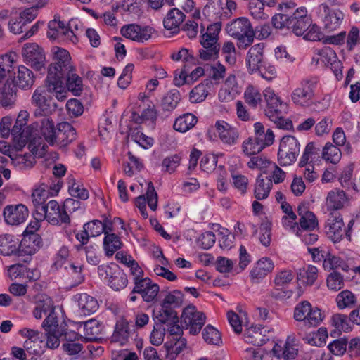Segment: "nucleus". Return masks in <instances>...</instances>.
Here are the masks:
<instances>
[{
	"mask_svg": "<svg viewBox=\"0 0 360 360\" xmlns=\"http://www.w3.org/2000/svg\"><path fill=\"white\" fill-rule=\"evenodd\" d=\"M129 337V326L125 321H117L111 340L112 342L123 345Z\"/></svg>",
	"mask_w": 360,
	"mask_h": 360,
	"instance_id": "obj_52",
	"label": "nucleus"
},
{
	"mask_svg": "<svg viewBox=\"0 0 360 360\" xmlns=\"http://www.w3.org/2000/svg\"><path fill=\"white\" fill-rule=\"evenodd\" d=\"M41 240L38 236H25L20 243H18V249L22 254L32 255L40 248Z\"/></svg>",
	"mask_w": 360,
	"mask_h": 360,
	"instance_id": "obj_38",
	"label": "nucleus"
},
{
	"mask_svg": "<svg viewBox=\"0 0 360 360\" xmlns=\"http://www.w3.org/2000/svg\"><path fill=\"white\" fill-rule=\"evenodd\" d=\"M185 19V15L178 8L171 9L164 18V27L169 34H175L179 32V26Z\"/></svg>",
	"mask_w": 360,
	"mask_h": 360,
	"instance_id": "obj_28",
	"label": "nucleus"
},
{
	"mask_svg": "<svg viewBox=\"0 0 360 360\" xmlns=\"http://www.w3.org/2000/svg\"><path fill=\"white\" fill-rule=\"evenodd\" d=\"M312 97L313 90L307 81L302 82L291 94L293 103L301 106L309 105L312 102Z\"/></svg>",
	"mask_w": 360,
	"mask_h": 360,
	"instance_id": "obj_24",
	"label": "nucleus"
},
{
	"mask_svg": "<svg viewBox=\"0 0 360 360\" xmlns=\"http://www.w3.org/2000/svg\"><path fill=\"white\" fill-rule=\"evenodd\" d=\"M52 195H53V192H51L48 186L44 184L36 188L32 194V201L35 204L36 210H37V207L43 206L42 204Z\"/></svg>",
	"mask_w": 360,
	"mask_h": 360,
	"instance_id": "obj_59",
	"label": "nucleus"
},
{
	"mask_svg": "<svg viewBox=\"0 0 360 360\" xmlns=\"http://www.w3.org/2000/svg\"><path fill=\"white\" fill-rule=\"evenodd\" d=\"M272 188L271 181L268 179L257 178L255 184L254 195L257 200L266 199Z\"/></svg>",
	"mask_w": 360,
	"mask_h": 360,
	"instance_id": "obj_48",
	"label": "nucleus"
},
{
	"mask_svg": "<svg viewBox=\"0 0 360 360\" xmlns=\"http://www.w3.org/2000/svg\"><path fill=\"white\" fill-rule=\"evenodd\" d=\"M268 354L260 347L247 348L243 353V360H267Z\"/></svg>",
	"mask_w": 360,
	"mask_h": 360,
	"instance_id": "obj_64",
	"label": "nucleus"
},
{
	"mask_svg": "<svg viewBox=\"0 0 360 360\" xmlns=\"http://www.w3.org/2000/svg\"><path fill=\"white\" fill-rule=\"evenodd\" d=\"M266 330L258 326H251L245 331L244 338L247 343L260 347L267 340Z\"/></svg>",
	"mask_w": 360,
	"mask_h": 360,
	"instance_id": "obj_33",
	"label": "nucleus"
},
{
	"mask_svg": "<svg viewBox=\"0 0 360 360\" xmlns=\"http://www.w3.org/2000/svg\"><path fill=\"white\" fill-rule=\"evenodd\" d=\"M354 167V162H349L342 167L339 176V183L347 191H350L352 189L355 190L356 184L353 179Z\"/></svg>",
	"mask_w": 360,
	"mask_h": 360,
	"instance_id": "obj_36",
	"label": "nucleus"
},
{
	"mask_svg": "<svg viewBox=\"0 0 360 360\" xmlns=\"http://www.w3.org/2000/svg\"><path fill=\"white\" fill-rule=\"evenodd\" d=\"M226 32L237 39L238 48L245 49L253 43L255 32L250 22L245 18H239L229 23Z\"/></svg>",
	"mask_w": 360,
	"mask_h": 360,
	"instance_id": "obj_5",
	"label": "nucleus"
},
{
	"mask_svg": "<svg viewBox=\"0 0 360 360\" xmlns=\"http://www.w3.org/2000/svg\"><path fill=\"white\" fill-rule=\"evenodd\" d=\"M32 103L41 112H46L49 109V101L44 90L37 89L32 96Z\"/></svg>",
	"mask_w": 360,
	"mask_h": 360,
	"instance_id": "obj_62",
	"label": "nucleus"
},
{
	"mask_svg": "<svg viewBox=\"0 0 360 360\" xmlns=\"http://www.w3.org/2000/svg\"><path fill=\"white\" fill-rule=\"evenodd\" d=\"M301 143L299 139L292 135L283 136L278 141L277 162L283 167L295 164L300 155Z\"/></svg>",
	"mask_w": 360,
	"mask_h": 360,
	"instance_id": "obj_4",
	"label": "nucleus"
},
{
	"mask_svg": "<svg viewBox=\"0 0 360 360\" xmlns=\"http://www.w3.org/2000/svg\"><path fill=\"white\" fill-rule=\"evenodd\" d=\"M157 259L162 266L158 265L155 266L154 268L155 274L157 276H161L169 281H176L177 279V276L174 273L165 267L168 265L169 262L168 260L164 257L162 252H160L159 255H157Z\"/></svg>",
	"mask_w": 360,
	"mask_h": 360,
	"instance_id": "obj_49",
	"label": "nucleus"
},
{
	"mask_svg": "<svg viewBox=\"0 0 360 360\" xmlns=\"http://www.w3.org/2000/svg\"><path fill=\"white\" fill-rule=\"evenodd\" d=\"M221 29V22H217L209 25L207 31L200 39V44L203 48L219 47L218 44L219 34Z\"/></svg>",
	"mask_w": 360,
	"mask_h": 360,
	"instance_id": "obj_31",
	"label": "nucleus"
},
{
	"mask_svg": "<svg viewBox=\"0 0 360 360\" xmlns=\"http://www.w3.org/2000/svg\"><path fill=\"white\" fill-rule=\"evenodd\" d=\"M215 129L220 140L229 145L234 144L238 139V131L224 120H218L215 123Z\"/></svg>",
	"mask_w": 360,
	"mask_h": 360,
	"instance_id": "obj_27",
	"label": "nucleus"
},
{
	"mask_svg": "<svg viewBox=\"0 0 360 360\" xmlns=\"http://www.w3.org/2000/svg\"><path fill=\"white\" fill-rule=\"evenodd\" d=\"M186 347L187 341L184 338H172L164 343L160 349L161 356L165 360H176Z\"/></svg>",
	"mask_w": 360,
	"mask_h": 360,
	"instance_id": "obj_18",
	"label": "nucleus"
},
{
	"mask_svg": "<svg viewBox=\"0 0 360 360\" xmlns=\"http://www.w3.org/2000/svg\"><path fill=\"white\" fill-rule=\"evenodd\" d=\"M297 213L300 217L299 222L302 229L304 230H314L318 226V219L316 215L309 210V202H301L297 207Z\"/></svg>",
	"mask_w": 360,
	"mask_h": 360,
	"instance_id": "obj_23",
	"label": "nucleus"
},
{
	"mask_svg": "<svg viewBox=\"0 0 360 360\" xmlns=\"http://www.w3.org/2000/svg\"><path fill=\"white\" fill-rule=\"evenodd\" d=\"M204 340L210 345H219L222 340L219 331L211 325H207L202 330Z\"/></svg>",
	"mask_w": 360,
	"mask_h": 360,
	"instance_id": "obj_61",
	"label": "nucleus"
},
{
	"mask_svg": "<svg viewBox=\"0 0 360 360\" xmlns=\"http://www.w3.org/2000/svg\"><path fill=\"white\" fill-rule=\"evenodd\" d=\"M181 319L189 330V333L196 335L205 324L206 316L203 312L198 311L194 305L191 304L184 308Z\"/></svg>",
	"mask_w": 360,
	"mask_h": 360,
	"instance_id": "obj_7",
	"label": "nucleus"
},
{
	"mask_svg": "<svg viewBox=\"0 0 360 360\" xmlns=\"http://www.w3.org/2000/svg\"><path fill=\"white\" fill-rule=\"evenodd\" d=\"M294 319L303 322L304 326L316 327L323 320L324 316L321 309L314 307L308 301H303L297 304L294 309Z\"/></svg>",
	"mask_w": 360,
	"mask_h": 360,
	"instance_id": "obj_6",
	"label": "nucleus"
},
{
	"mask_svg": "<svg viewBox=\"0 0 360 360\" xmlns=\"http://www.w3.org/2000/svg\"><path fill=\"white\" fill-rule=\"evenodd\" d=\"M211 87L212 84L208 80L200 83L191 91L189 94L190 101L192 103L203 101L207 96Z\"/></svg>",
	"mask_w": 360,
	"mask_h": 360,
	"instance_id": "obj_44",
	"label": "nucleus"
},
{
	"mask_svg": "<svg viewBox=\"0 0 360 360\" xmlns=\"http://www.w3.org/2000/svg\"><path fill=\"white\" fill-rule=\"evenodd\" d=\"M18 250V240L12 235H0V253L3 255H11Z\"/></svg>",
	"mask_w": 360,
	"mask_h": 360,
	"instance_id": "obj_39",
	"label": "nucleus"
},
{
	"mask_svg": "<svg viewBox=\"0 0 360 360\" xmlns=\"http://www.w3.org/2000/svg\"><path fill=\"white\" fill-rule=\"evenodd\" d=\"M78 305L81 313L85 316L96 312L98 309L97 300L87 294L80 295L78 300Z\"/></svg>",
	"mask_w": 360,
	"mask_h": 360,
	"instance_id": "obj_45",
	"label": "nucleus"
},
{
	"mask_svg": "<svg viewBox=\"0 0 360 360\" xmlns=\"http://www.w3.org/2000/svg\"><path fill=\"white\" fill-rule=\"evenodd\" d=\"M113 228L111 226V230H108L103 238V250L107 256H112L113 254L122 247V243L118 236L112 233Z\"/></svg>",
	"mask_w": 360,
	"mask_h": 360,
	"instance_id": "obj_35",
	"label": "nucleus"
},
{
	"mask_svg": "<svg viewBox=\"0 0 360 360\" xmlns=\"http://www.w3.org/2000/svg\"><path fill=\"white\" fill-rule=\"evenodd\" d=\"M35 307L32 311L33 316L41 319L44 316L49 315L55 311V306L52 299L46 294H39L34 297Z\"/></svg>",
	"mask_w": 360,
	"mask_h": 360,
	"instance_id": "obj_22",
	"label": "nucleus"
},
{
	"mask_svg": "<svg viewBox=\"0 0 360 360\" xmlns=\"http://www.w3.org/2000/svg\"><path fill=\"white\" fill-rule=\"evenodd\" d=\"M274 269V264L271 259L264 257L257 262L251 271V276L253 278H264Z\"/></svg>",
	"mask_w": 360,
	"mask_h": 360,
	"instance_id": "obj_46",
	"label": "nucleus"
},
{
	"mask_svg": "<svg viewBox=\"0 0 360 360\" xmlns=\"http://www.w3.org/2000/svg\"><path fill=\"white\" fill-rule=\"evenodd\" d=\"M106 273H110V276L108 279L110 286L115 290H121L124 289L128 283L127 275L117 266L114 269L108 266Z\"/></svg>",
	"mask_w": 360,
	"mask_h": 360,
	"instance_id": "obj_34",
	"label": "nucleus"
},
{
	"mask_svg": "<svg viewBox=\"0 0 360 360\" xmlns=\"http://www.w3.org/2000/svg\"><path fill=\"white\" fill-rule=\"evenodd\" d=\"M12 82L16 87L22 89H30L34 84V75L26 66L19 65L14 72Z\"/></svg>",
	"mask_w": 360,
	"mask_h": 360,
	"instance_id": "obj_25",
	"label": "nucleus"
},
{
	"mask_svg": "<svg viewBox=\"0 0 360 360\" xmlns=\"http://www.w3.org/2000/svg\"><path fill=\"white\" fill-rule=\"evenodd\" d=\"M146 202L151 210L155 211L157 210L158 202V194L150 181L148 183L146 196L141 195L138 196L134 201L136 207L139 210L144 219H147L148 217L146 210Z\"/></svg>",
	"mask_w": 360,
	"mask_h": 360,
	"instance_id": "obj_15",
	"label": "nucleus"
},
{
	"mask_svg": "<svg viewBox=\"0 0 360 360\" xmlns=\"http://www.w3.org/2000/svg\"><path fill=\"white\" fill-rule=\"evenodd\" d=\"M244 99L250 106L256 108L262 103V95L257 88L250 85L244 92Z\"/></svg>",
	"mask_w": 360,
	"mask_h": 360,
	"instance_id": "obj_56",
	"label": "nucleus"
},
{
	"mask_svg": "<svg viewBox=\"0 0 360 360\" xmlns=\"http://www.w3.org/2000/svg\"><path fill=\"white\" fill-rule=\"evenodd\" d=\"M30 113L21 110L17 115L13 126L12 144L15 151H21L27 144L36 143L37 133L34 124H28Z\"/></svg>",
	"mask_w": 360,
	"mask_h": 360,
	"instance_id": "obj_1",
	"label": "nucleus"
},
{
	"mask_svg": "<svg viewBox=\"0 0 360 360\" xmlns=\"http://www.w3.org/2000/svg\"><path fill=\"white\" fill-rule=\"evenodd\" d=\"M263 96L266 104V115L280 128L290 129L292 127V121L283 117L287 110L286 103L270 87L264 90Z\"/></svg>",
	"mask_w": 360,
	"mask_h": 360,
	"instance_id": "obj_2",
	"label": "nucleus"
},
{
	"mask_svg": "<svg viewBox=\"0 0 360 360\" xmlns=\"http://www.w3.org/2000/svg\"><path fill=\"white\" fill-rule=\"evenodd\" d=\"M157 318L160 323H167L177 320V316L174 309L160 302V308L157 314Z\"/></svg>",
	"mask_w": 360,
	"mask_h": 360,
	"instance_id": "obj_63",
	"label": "nucleus"
},
{
	"mask_svg": "<svg viewBox=\"0 0 360 360\" xmlns=\"http://www.w3.org/2000/svg\"><path fill=\"white\" fill-rule=\"evenodd\" d=\"M41 134L44 139L51 146L56 144L57 129H55L54 122L49 117H44L41 122Z\"/></svg>",
	"mask_w": 360,
	"mask_h": 360,
	"instance_id": "obj_43",
	"label": "nucleus"
},
{
	"mask_svg": "<svg viewBox=\"0 0 360 360\" xmlns=\"http://www.w3.org/2000/svg\"><path fill=\"white\" fill-rule=\"evenodd\" d=\"M276 4V0H251L249 3V8L252 15L261 18L264 16V7H272Z\"/></svg>",
	"mask_w": 360,
	"mask_h": 360,
	"instance_id": "obj_54",
	"label": "nucleus"
},
{
	"mask_svg": "<svg viewBox=\"0 0 360 360\" xmlns=\"http://www.w3.org/2000/svg\"><path fill=\"white\" fill-rule=\"evenodd\" d=\"M184 302V295L183 292L179 290H174L166 293L161 303L175 309L182 306Z\"/></svg>",
	"mask_w": 360,
	"mask_h": 360,
	"instance_id": "obj_51",
	"label": "nucleus"
},
{
	"mask_svg": "<svg viewBox=\"0 0 360 360\" xmlns=\"http://www.w3.org/2000/svg\"><path fill=\"white\" fill-rule=\"evenodd\" d=\"M121 34L123 37L140 43L149 40L155 30L150 26L141 27L137 24H129L121 28Z\"/></svg>",
	"mask_w": 360,
	"mask_h": 360,
	"instance_id": "obj_12",
	"label": "nucleus"
},
{
	"mask_svg": "<svg viewBox=\"0 0 360 360\" xmlns=\"http://www.w3.org/2000/svg\"><path fill=\"white\" fill-rule=\"evenodd\" d=\"M15 98L16 93L10 84H4L0 86V106L8 108L13 105Z\"/></svg>",
	"mask_w": 360,
	"mask_h": 360,
	"instance_id": "obj_50",
	"label": "nucleus"
},
{
	"mask_svg": "<svg viewBox=\"0 0 360 360\" xmlns=\"http://www.w3.org/2000/svg\"><path fill=\"white\" fill-rule=\"evenodd\" d=\"M64 279L66 285L70 288H74L81 284L84 280L82 266L70 264L65 266Z\"/></svg>",
	"mask_w": 360,
	"mask_h": 360,
	"instance_id": "obj_32",
	"label": "nucleus"
},
{
	"mask_svg": "<svg viewBox=\"0 0 360 360\" xmlns=\"http://www.w3.org/2000/svg\"><path fill=\"white\" fill-rule=\"evenodd\" d=\"M273 354L279 359H294L298 354V346L293 336H288L285 340H279L272 349Z\"/></svg>",
	"mask_w": 360,
	"mask_h": 360,
	"instance_id": "obj_13",
	"label": "nucleus"
},
{
	"mask_svg": "<svg viewBox=\"0 0 360 360\" xmlns=\"http://www.w3.org/2000/svg\"><path fill=\"white\" fill-rule=\"evenodd\" d=\"M48 35L51 38L56 39L60 35L66 36L68 39L72 42L77 40L76 36L73 32L70 30L65 23L59 18H55L49 23Z\"/></svg>",
	"mask_w": 360,
	"mask_h": 360,
	"instance_id": "obj_29",
	"label": "nucleus"
},
{
	"mask_svg": "<svg viewBox=\"0 0 360 360\" xmlns=\"http://www.w3.org/2000/svg\"><path fill=\"white\" fill-rule=\"evenodd\" d=\"M103 326L100 321L91 319L86 321L84 326V335L89 340H96L101 334Z\"/></svg>",
	"mask_w": 360,
	"mask_h": 360,
	"instance_id": "obj_53",
	"label": "nucleus"
},
{
	"mask_svg": "<svg viewBox=\"0 0 360 360\" xmlns=\"http://www.w3.org/2000/svg\"><path fill=\"white\" fill-rule=\"evenodd\" d=\"M25 62L35 70L44 68L46 58L43 50L36 44H26L22 49Z\"/></svg>",
	"mask_w": 360,
	"mask_h": 360,
	"instance_id": "obj_8",
	"label": "nucleus"
},
{
	"mask_svg": "<svg viewBox=\"0 0 360 360\" xmlns=\"http://www.w3.org/2000/svg\"><path fill=\"white\" fill-rule=\"evenodd\" d=\"M264 46L258 44L252 46L246 56V66L250 73L257 72L264 63Z\"/></svg>",
	"mask_w": 360,
	"mask_h": 360,
	"instance_id": "obj_21",
	"label": "nucleus"
},
{
	"mask_svg": "<svg viewBox=\"0 0 360 360\" xmlns=\"http://www.w3.org/2000/svg\"><path fill=\"white\" fill-rule=\"evenodd\" d=\"M337 11L336 0H327L320 6L323 30L327 33L335 32L338 27Z\"/></svg>",
	"mask_w": 360,
	"mask_h": 360,
	"instance_id": "obj_10",
	"label": "nucleus"
},
{
	"mask_svg": "<svg viewBox=\"0 0 360 360\" xmlns=\"http://www.w3.org/2000/svg\"><path fill=\"white\" fill-rule=\"evenodd\" d=\"M141 2L142 0H122L112 6V11L139 16L142 13Z\"/></svg>",
	"mask_w": 360,
	"mask_h": 360,
	"instance_id": "obj_30",
	"label": "nucleus"
},
{
	"mask_svg": "<svg viewBox=\"0 0 360 360\" xmlns=\"http://www.w3.org/2000/svg\"><path fill=\"white\" fill-rule=\"evenodd\" d=\"M112 222L109 220L101 221L99 220H93L86 223L83 228L88 231L91 237H96L102 233H105L108 230H111Z\"/></svg>",
	"mask_w": 360,
	"mask_h": 360,
	"instance_id": "obj_40",
	"label": "nucleus"
},
{
	"mask_svg": "<svg viewBox=\"0 0 360 360\" xmlns=\"http://www.w3.org/2000/svg\"><path fill=\"white\" fill-rule=\"evenodd\" d=\"M232 184L235 188L242 194H245L249 185L248 178L239 172L236 166H231L230 168Z\"/></svg>",
	"mask_w": 360,
	"mask_h": 360,
	"instance_id": "obj_47",
	"label": "nucleus"
},
{
	"mask_svg": "<svg viewBox=\"0 0 360 360\" xmlns=\"http://www.w3.org/2000/svg\"><path fill=\"white\" fill-rule=\"evenodd\" d=\"M53 63L49 65V70L52 68L57 70L56 74L65 75L66 71L71 70V57L69 52L62 48L56 46L52 49Z\"/></svg>",
	"mask_w": 360,
	"mask_h": 360,
	"instance_id": "obj_19",
	"label": "nucleus"
},
{
	"mask_svg": "<svg viewBox=\"0 0 360 360\" xmlns=\"http://www.w3.org/2000/svg\"><path fill=\"white\" fill-rule=\"evenodd\" d=\"M19 333L25 338L23 347L26 351L34 354H39L42 351L43 340L39 331L25 328L20 330Z\"/></svg>",
	"mask_w": 360,
	"mask_h": 360,
	"instance_id": "obj_16",
	"label": "nucleus"
},
{
	"mask_svg": "<svg viewBox=\"0 0 360 360\" xmlns=\"http://www.w3.org/2000/svg\"><path fill=\"white\" fill-rule=\"evenodd\" d=\"M274 134L269 131L264 140L259 141L252 137L245 140L241 146L242 151L246 156L255 155L259 153L266 146H271L274 142Z\"/></svg>",
	"mask_w": 360,
	"mask_h": 360,
	"instance_id": "obj_14",
	"label": "nucleus"
},
{
	"mask_svg": "<svg viewBox=\"0 0 360 360\" xmlns=\"http://www.w3.org/2000/svg\"><path fill=\"white\" fill-rule=\"evenodd\" d=\"M28 210L22 204L7 205L3 212L6 224L16 226L23 223L28 217Z\"/></svg>",
	"mask_w": 360,
	"mask_h": 360,
	"instance_id": "obj_20",
	"label": "nucleus"
},
{
	"mask_svg": "<svg viewBox=\"0 0 360 360\" xmlns=\"http://www.w3.org/2000/svg\"><path fill=\"white\" fill-rule=\"evenodd\" d=\"M319 148L314 142H309L304 147L299 162L300 167H304L308 163L313 162L318 155Z\"/></svg>",
	"mask_w": 360,
	"mask_h": 360,
	"instance_id": "obj_58",
	"label": "nucleus"
},
{
	"mask_svg": "<svg viewBox=\"0 0 360 360\" xmlns=\"http://www.w3.org/2000/svg\"><path fill=\"white\" fill-rule=\"evenodd\" d=\"M78 205L79 202L72 198L66 199L63 207H60L56 200H50L46 205L37 207V215H39V219H46L53 224L68 223L70 217L66 210L70 211V207Z\"/></svg>",
	"mask_w": 360,
	"mask_h": 360,
	"instance_id": "obj_3",
	"label": "nucleus"
},
{
	"mask_svg": "<svg viewBox=\"0 0 360 360\" xmlns=\"http://www.w3.org/2000/svg\"><path fill=\"white\" fill-rule=\"evenodd\" d=\"M326 206L327 210L331 215V219H328V223L326 226V232L328 237L334 243L337 242V232L338 228L336 226V219L334 214L338 210V193L331 191L328 193L326 200Z\"/></svg>",
	"mask_w": 360,
	"mask_h": 360,
	"instance_id": "obj_11",
	"label": "nucleus"
},
{
	"mask_svg": "<svg viewBox=\"0 0 360 360\" xmlns=\"http://www.w3.org/2000/svg\"><path fill=\"white\" fill-rule=\"evenodd\" d=\"M228 321L236 333H240L243 330V324L247 319V314L243 311H240L238 314L229 311L227 312Z\"/></svg>",
	"mask_w": 360,
	"mask_h": 360,
	"instance_id": "obj_57",
	"label": "nucleus"
},
{
	"mask_svg": "<svg viewBox=\"0 0 360 360\" xmlns=\"http://www.w3.org/2000/svg\"><path fill=\"white\" fill-rule=\"evenodd\" d=\"M336 129L332 136L333 142H327L322 148V159L328 164L335 165L338 162V143L335 141Z\"/></svg>",
	"mask_w": 360,
	"mask_h": 360,
	"instance_id": "obj_37",
	"label": "nucleus"
},
{
	"mask_svg": "<svg viewBox=\"0 0 360 360\" xmlns=\"http://www.w3.org/2000/svg\"><path fill=\"white\" fill-rule=\"evenodd\" d=\"M56 68L48 71L46 78V87L49 93L52 94L59 101H65L68 97V90L64 86L63 78L65 75L56 74Z\"/></svg>",
	"mask_w": 360,
	"mask_h": 360,
	"instance_id": "obj_9",
	"label": "nucleus"
},
{
	"mask_svg": "<svg viewBox=\"0 0 360 360\" xmlns=\"http://www.w3.org/2000/svg\"><path fill=\"white\" fill-rule=\"evenodd\" d=\"M67 88L75 96H79L83 90V84L82 78L76 74L75 68L73 67L71 70L66 71Z\"/></svg>",
	"mask_w": 360,
	"mask_h": 360,
	"instance_id": "obj_41",
	"label": "nucleus"
},
{
	"mask_svg": "<svg viewBox=\"0 0 360 360\" xmlns=\"http://www.w3.org/2000/svg\"><path fill=\"white\" fill-rule=\"evenodd\" d=\"M55 145L65 148L76 139L75 129L68 122H60L58 124Z\"/></svg>",
	"mask_w": 360,
	"mask_h": 360,
	"instance_id": "obj_26",
	"label": "nucleus"
},
{
	"mask_svg": "<svg viewBox=\"0 0 360 360\" xmlns=\"http://www.w3.org/2000/svg\"><path fill=\"white\" fill-rule=\"evenodd\" d=\"M197 117L191 113L184 114L177 117L174 123V129L184 133L193 128L197 123Z\"/></svg>",
	"mask_w": 360,
	"mask_h": 360,
	"instance_id": "obj_42",
	"label": "nucleus"
},
{
	"mask_svg": "<svg viewBox=\"0 0 360 360\" xmlns=\"http://www.w3.org/2000/svg\"><path fill=\"white\" fill-rule=\"evenodd\" d=\"M159 285L149 278L137 280L133 289L134 293H139L146 302L155 300L159 293Z\"/></svg>",
	"mask_w": 360,
	"mask_h": 360,
	"instance_id": "obj_17",
	"label": "nucleus"
},
{
	"mask_svg": "<svg viewBox=\"0 0 360 360\" xmlns=\"http://www.w3.org/2000/svg\"><path fill=\"white\" fill-rule=\"evenodd\" d=\"M17 55L15 52H8L0 56V79L6 77L13 65L16 62Z\"/></svg>",
	"mask_w": 360,
	"mask_h": 360,
	"instance_id": "obj_55",
	"label": "nucleus"
},
{
	"mask_svg": "<svg viewBox=\"0 0 360 360\" xmlns=\"http://www.w3.org/2000/svg\"><path fill=\"white\" fill-rule=\"evenodd\" d=\"M317 278L318 269L312 265L304 267L300 270L298 274V279L303 283L309 285H313Z\"/></svg>",
	"mask_w": 360,
	"mask_h": 360,
	"instance_id": "obj_60",
	"label": "nucleus"
}]
</instances>
